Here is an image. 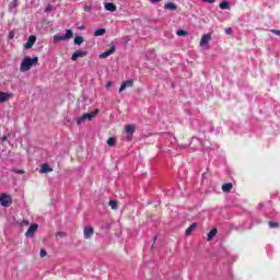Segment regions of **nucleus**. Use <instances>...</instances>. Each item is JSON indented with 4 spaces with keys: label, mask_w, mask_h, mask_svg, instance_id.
I'll return each instance as SVG.
<instances>
[{
    "label": "nucleus",
    "mask_w": 280,
    "mask_h": 280,
    "mask_svg": "<svg viewBox=\"0 0 280 280\" xmlns=\"http://www.w3.org/2000/svg\"><path fill=\"white\" fill-rule=\"evenodd\" d=\"M80 30H84V26H80Z\"/></svg>",
    "instance_id": "40"
},
{
    "label": "nucleus",
    "mask_w": 280,
    "mask_h": 280,
    "mask_svg": "<svg viewBox=\"0 0 280 280\" xmlns=\"http://www.w3.org/2000/svg\"><path fill=\"white\" fill-rule=\"evenodd\" d=\"M105 10H107V12H117V5L113 2H107L105 3Z\"/></svg>",
    "instance_id": "14"
},
{
    "label": "nucleus",
    "mask_w": 280,
    "mask_h": 280,
    "mask_svg": "<svg viewBox=\"0 0 280 280\" xmlns=\"http://www.w3.org/2000/svg\"><path fill=\"white\" fill-rule=\"evenodd\" d=\"M109 207L114 210L117 211V201L116 200H109Z\"/></svg>",
    "instance_id": "24"
},
{
    "label": "nucleus",
    "mask_w": 280,
    "mask_h": 280,
    "mask_svg": "<svg viewBox=\"0 0 280 280\" xmlns=\"http://www.w3.org/2000/svg\"><path fill=\"white\" fill-rule=\"evenodd\" d=\"M70 38H73V31L67 30L65 35L57 34L54 36L52 43H60V40H69Z\"/></svg>",
    "instance_id": "3"
},
{
    "label": "nucleus",
    "mask_w": 280,
    "mask_h": 280,
    "mask_svg": "<svg viewBox=\"0 0 280 280\" xmlns=\"http://www.w3.org/2000/svg\"><path fill=\"white\" fill-rule=\"evenodd\" d=\"M34 43H36V36L31 35L28 37V40L26 42V44L24 45L25 49H32V47H34Z\"/></svg>",
    "instance_id": "11"
},
{
    "label": "nucleus",
    "mask_w": 280,
    "mask_h": 280,
    "mask_svg": "<svg viewBox=\"0 0 280 280\" xmlns=\"http://www.w3.org/2000/svg\"><path fill=\"white\" fill-rule=\"evenodd\" d=\"M93 233H95L93 226H85L83 230V235L85 240H91L93 237Z\"/></svg>",
    "instance_id": "7"
},
{
    "label": "nucleus",
    "mask_w": 280,
    "mask_h": 280,
    "mask_svg": "<svg viewBox=\"0 0 280 280\" xmlns=\"http://www.w3.org/2000/svg\"><path fill=\"white\" fill-rule=\"evenodd\" d=\"M165 10H171L172 12L178 10V7L175 3L168 2L164 5Z\"/></svg>",
    "instance_id": "16"
},
{
    "label": "nucleus",
    "mask_w": 280,
    "mask_h": 280,
    "mask_svg": "<svg viewBox=\"0 0 280 280\" xmlns=\"http://www.w3.org/2000/svg\"><path fill=\"white\" fill-rule=\"evenodd\" d=\"M198 228V223H192L188 229H186V235H191V233L195 231V229Z\"/></svg>",
    "instance_id": "19"
},
{
    "label": "nucleus",
    "mask_w": 280,
    "mask_h": 280,
    "mask_svg": "<svg viewBox=\"0 0 280 280\" xmlns=\"http://www.w3.org/2000/svg\"><path fill=\"white\" fill-rule=\"evenodd\" d=\"M85 11H89V7H85Z\"/></svg>",
    "instance_id": "39"
},
{
    "label": "nucleus",
    "mask_w": 280,
    "mask_h": 280,
    "mask_svg": "<svg viewBox=\"0 0 280 280\" xmlns=\"http://www.w3.org/2000/svg\"><path fill=\"white\" fill-rule=\"evenodd\" d=\"M219 8L221 10H231V3H229V1H223L219 4Z\"/></svg>",
    "instance_id": "17"
},
{
    "label": "nucleus",
    "mask_w": 280,
    "mask_h": 280,
    "mask_svg": "<svg viewBox=\"0 0 280 280\" xmlns=\"http://www.w3.org/2000/svg\"><path fill=\"white\" fill-rule=\"evenodd\" d=\"M218 235V229H212L209 233H208V242H211V240H213L214 236Z\"/></svg>",
    "instance_id": "20"
},
{
    "label": "nucleus",
    "mask_w": 280,
    "mask_h": 280,
    "mask_svg": "<svg viewBox=\"0 0 280 280\" xmlns=\"http://www.w3.org/2000/svg\"><path fill=\"white\" fill-rule=\"evenodd\" d=\"M116 49L117 47L115 45H112L108 50H105L104 52L100 54L98 58H108V56H113V54H115Z\"/></svg>",
    "instance_id": "5"
},
{
    "label": "nucleus",
    "mask_w": 280,
    "mask_h": 280,
    "mask_svg": "<svg viewBox=\"0 0 280 280\" xmlns=\"http://www.w3.org/2000/svg\"><path fill=\"white\" fill-rule=\"evenodd\" d=\"M110 86H113V82H108L106 89H110Z\"/></svg>",
    "instance_id": "34"
},
{
    "label": "nucleus",
    "mask_w": 280,
    "mask_h": 280,
    "mask_svg": "<svg viewBox=\"0 0 280 280\" xmlns=\"http://www.w3.org/2000/svg\"><path fill=\"white\" fill-rule=\"evenodd\" d=\"M39 255L40 257H47V250L40 249Z\"/></svg>",
    "instance_id": "28"
},
{
    "label": "nucleus",
    "mask_w": 280,
    "mask_h": 280,
    "mask_svg": "<svg viewBox=\"0 0 280 280\" xmlns=\"http://www.w3.org/2000/svg\"><path fill=\"white\" fill-rule=\"evenodd\" d=\"M57 237H67V233H65V232H57Z\"/></svg>",
    "instance_id": "27"
},
{
    "label": "nucleus",
    "mask_w": 280,
    "mask_h": 280,
    "mask_svg": "<svg viewBox=\"0 0 280 280\" xmlns=\"http://www.w3.org/2000/svg\"><path fill=\"white\" fill-rule=\"evenodd\" d=\"M100 113V109H95L94 112L83 114L81 117H79L77 125L82 126L84 121H91L93 117H95Z\"/></svg>",
    "instance_id": "2"
},
{
    "label": "nucleus",
    "mask_w": 280,
    "mask_h": 280,
    "mask_svg": "<svg viewBox=\"0 0 280 280\" xmlns=\"http://www.w3.org/2000/svg\"><path fill=\"white\" fill-rule=\"evenodd\" d=\"M88 51L86 50H77L72 54V60H78V58H84L85 56H88Z\"/></svg>",
    "instance_id": "10"
},
{
    "label": "nucleus",
    "mask_w": 280,
    "mask_h": 280,
    "mask_svg": "<svg viewBox=\"0 0 280 280\" xmlns=\"http://www.w3.org/2000/svg\"><path fill=\"white\" fill-rule=\"evenodd\" d=\"M151 1V3H159V1H161V0H150Z\"/></svg>",
    "instance_id": "36"
},
{
    "label": "nucleus",
    "mask_w": 280,
    "mask_h": 280,
    "mask_svg": "<svg viewBox=\"0 0 280 280\" xmlns=\"http://www.w3.org/2000/svg\"><path fill=\"white\" fill-rule=\"evenodd\" d=\"M12 94L0 92V104H3V102H8V100H11Z\"/></svg>",
    "instance_id": "13"
},
{
    "label": "nucleus",
    "mask_w": 280,
    "mask_h": 280,
    "mask_svg": "<svg viewBox=\"0 0 280 280\" xmlns=\"http://www.w3.org/2000/svg\"><path fill=\"white\" fill-rule=\"evenodd\" d=\"M232 189H233V184L231 183L224 184L222 186V191H224L225 194H229V191H231Z\"/></svg>",
    "instance_id": "18"
},
{
    "label": "nucleus",
    "mask_w": 280,
    "mask_h": 280,
    "mask_svg": "<svg viewBox=\"0 0 280 280\" xmlns=\"http://www.w3.org/2000/svg\"><path fill=\"white\" fill-rule=\"evenodd\" d=\"M38 65V57L31 58L30 56L24 57L20 65L21 73H25V71H30L32 67H36Z\"/></svg>",
    "instance_id": "1"
},
{
    "label": "nucleus",
    "mask_w": 280,
    "mask_h": 280,
    "mask_svg": "<svg viewBox=\"0 0 280 280\" xmlns=\"http://www.w3.org/2000/svg\"><path fill=\"white\" fill-rule=\"evenodd\" d=\"M13 172H14L15 174H25V171H23V170H16V168H14Z\"/></svg>",
    "instance_id": "30"
},
{
    "label": "nucleus",
    "mask_w": 280,
    "mask_h": 280,
    "mask_svg": "<svg viewBox=\"0 0 280 280\" xmlns=\"http://www.w3.org/2000/svg\"><path fill=\"white\" fill-rule=\"evenodd\" d=\"M177 36H187V31H184V30L177 31Z\"/></svg>",
    "instance_id": "26"
},
{
    "label": "nucleus",
    "mask_w": 280,
    "mask_h": 280,
    "mask_svg": "<svg viewBox=\"0 0 280 280\" xmlns=\"http://www.w3.org/2000/svg\"><path fill=\"white\" fill-rule=\"evenodd\" d=\"M231 32H233L232 28H225V34H231Z\"/></svg>",
    "instance_id": "32"
},
{
    "label": "nucleus",
    "mask_w": 280,
    "mask_h": 280,
    "mask_svg": "<svg viewBox=\"0 0 280 280\" xmlns=\"http://www.w3.org/2000/svg\"><path fill=\"white\" fill-rule=\"evenodd\" d=\"M106 34V30L98 28L94 32V36H104Z\"/></svg>",
    "instance_id": "21"
},
{
    "label": "nucleus",
    "mask_w": 280,
    "mask_h": 280,
    "mask_svg": "<svg viewBox=\"0 0 280 280\" xmlns=\"http://www.w3.org/2000/svg\"><path fill=\"white\" fill-rule=\"evenodd\" d=\"M24 224L27 226V225H30V222L28 221H24Z\"/></svg>",
    "instance_id": "38"
},
{
    "label": "nucleus",
    "mask_w": 280,
    "mask_h": 280,
    "mask_svg": "<svg viewBox=\"0 0 280 280\" xmlns=\"http://www.w3.org/2000/svg\"><path fill=\"white\" fill-rule=\"evenodd\" d=\"M46 12H51V8H46Z\"/></svg>",
    "instance_id": "37"
},
{
    "label": "nucleus",
    "mask_w": 280,
    "mask_h": 280,
    "mask_svg": "<svg viewBox=\"0 0 280 280\" xmlns=\"http://www.w3.org/2000/svg\"><path fill=\"white\" fill-rule=\"evenodd\" d=\"M2 141H8V136H7V135H4V136L2 137Z\"/></svg>",
    "instance_id": "35"
},
{
    "label": "nucleus",
    "mask_w": 280,
    "mask_h": 280,
    "mask_svg": "<svg viewBox=\"0 0 280 280\" xmlns=\"http://www.w3.org/2000/svg\"><path fill=\"white\" fill-rule=\"evenodd\" d=\"M82 43H84V37L82 36H77L74 38V45H82Z\"/></svg>",
    "instance_id": "22"
},
{
    "label": "nucleus",
    "mask_w": 280,
    "mask_h": 280,
    "mask_svg": "<svg viewBox=\"0 0 280 280\" xmlns=\"http://www.w3.org/2000/svg\"><path fill=\"white\" fill-rule=\"evenodd\" d=\"M0 205L1 207H9L12 205V197L8 194L0 195Z\"/></svg>",
    "instance_id": "4"
},
{
    "label": "nucleus",
    "mask_w": 280,
    "mask_h": 280,
    "mask_svg": "<svg viewBox=\"0 0 280 280\" xmlns=\"http://www.w3.org/2000/svg\"><path fill=\"white\" fill-rule=\"evenodd\" d=\"M9 38L12 40V38H14V33L11 32V33L9 34Z\"/></svg>",
    "instance_id": "33"
},
{
    "label": "nucleus",
    "mask_w": 280,
    "mask_h": 280,
    "mask_svg": "<svg viewBox=\"0 0 280 280\" xmlns=\"http://www.w3.org/2000/svg\"><path fill=\"white\" fill-rule=\"evenodd\" d=\"M154 242H156V236L154 237Z\"/></svg>",
    "instance_id": "41"
},
{
    "label": "nucleus",
    "mask_w": 280,
    "mask_h": 280,
    "mask_svg": "<svg viewBox=\"0 0 280 280\" xmlns=\"http://www.w3.org/2000/svg\"><path fill=\"white\" fill-rule=\"evenodd\" d=\"M125 132L127 136V141H132V135H135V125H128L125 127Z\"/></svg>",
    "instance_id": "6"
},
{
    "label": "nucleus",
    "mask_w": 280,
    "mask_h": 280,
    "mask_svg": "<svg viewBox=\"0 0 280 280\" xmlns=\"http://www.w3.org/2000/svg\"><path fill=\"white\" fill-rule=\"evenodd\" d=\"M115 143H117V139L115 138H108L107 140V145H109V148H113V145H115Z\"/></svg>",
    "instance_id": "23"
},
{
    "label": "nucleus",
    "mask_w": 280,
    "mask_h": 280,
    "mask_svg": "<svg viewBox=\"0 0 280 280\" xmlns=\"http://www.w3.org/2000/svg\"><path fill=\"white\" fill-rule=\"evenodd\" d=\"M272 34H276V36H280V31L279 30H271Z\"/></svg>",
    "instance_id": "31"
},
{
    "label": "nucleus",
    "mask_w": 280,
    "mask_h": 280,
    "mask_svg": "<svg viewBox=\"0 0 280 280\" xmlns=\"http://www.w3.org/2000/svg\"><path fill=\"white\" fill-rule=\"evenodd\" d=\"M269 228L270 229H279V223L278 222H272V221H269Z\"/></svg>",
    "instance_id": "25"
},
{
    "label": "nucleus",
    "mask_w": 280,
    "mask_h": 280,
    "mask_svg": "<svg viewBox=\"0 0 280 280\" xmlns=\"http://www.w3.org/2000/svg\"><path fill=\"white\" fill-rule=\"evenodd\" d=\"M38 231V224H32L28 230L25 232V237H34V233Z\"/></svg>",
    "instance_id": "8"
},
{
    "label": "nucleus",
    "mask_w": 280,
    "mask_h": 280,
    "mask_svg": "<svg viewBox=\"0 0 280 280\" xmlns=\"http://www.w3.org/2000/svg\"><path fill=\"white\" fill-rule=\"evenodd\" d=\"M209 40H211L210 34L202 35L201 40H200V47H205V45H209Z\"/></svg>",
    "instance_id": "12"
},
{
    "label": "nucleus",
    "mask_w": 280,
    "mask_h": 280,
    "mask_svg": "<svg viewBox=\"0 0 280 280\" xmlns=\"http://www.w3.org/2000/svg\"><path fill=\"white\" fill-rule=\"evenodd\" d=\"M51 167H49V164H43L40 167V174H49V172H52Z\"/></svg>",
    "instance_id": "15"
},
{
    "label": "nucleus",
    "mask_w": 280,
    "mask_h": 280,
    "mask_svg": "<svg viewBox=\"0 0 280 280\" xmlns=\"http://www.w3.org/2000/svg\"><path fill=\"white\" fill-rule=\"evenodd\" d=\"M16 5H19V0H13L11 2V8H16Z\"/></svg>",
    "instance_id": "29"
},
{
    "label": "nucleus",
    "mask_w": 280,
    "mask_h": 280,
    "mask_svg": "<svg viewBox=\"0 0 280 280\" xmlns=\"http://www.w3.org/2000/svg\"><path fill=\"white\" fill-rule=\"evenodd\" d=\"M133 84H135L133 80H127V81L122 82L119 88V93H121L122 91H126V89H131V86Z\"/></svg>",
    "instance_id": "9"
}]
</instances>
